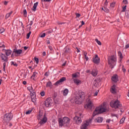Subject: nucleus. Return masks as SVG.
Masks as SVG:
<instances>
[{"label":"nucleus","instance_id":"nucleus-41","mask_svg":"<svg viewBox=\"0 0 129 129\" xmlns=\"http://www.w3.org/2000/svg\"><path fill=\"white\" fill-rule=\"evenodd\" d=\"M98 92H99V90L96 91L94 93V96H97V95L98 94Z\"/></svg>","mask_w":129,"mask_h":129},{"label":"nucleus","instance_id":"nucleus-42","mask_svg":"<svg viewBox=\"0 0 129 129\" xmlns=\"http://www.w3.org/2000/svg\"><path fill=\"white\" fill-rule=\"evenodd\" d=\"M5 28H1L0 29V34H3V33H4V32H5Z\"/></svg>","mask_w":129,"mask_h":129},{"label":"nucleus","instance_id":"nucleus-26","mask_svg":"<svg viewBox=\"0 0 129 129\" xmlns=\"http://www.w3.org/2000/svg\"><path fill=\"white\" fill-rule=\"evenodd\" d=\"M28 90H29V91H30L31 94H33V93H35L34 92V91L33 90V87L30 86V87H28L27 88Z\"/></svg>","mask_w":129,"mask_h":129},{"label":"nucleus","instance_id":"nucleus-21","mask_svg":"<svg viewBox=\"0 0 129 129\" xmlns=\"http://www.w3.org/2000/svg\"><path fill=\"white\" fill-rule=\"evenodd\" d=\"M74 82L75 84H76V85H79V84H81L82 83L81 81L77 79H74Z\"/></svg>","mask_w":129,"mask_h":129},{"label":"nucleus","instance_id":"nucleus-24","mask_svg":"<svg viewBox=\"0 0 129 129\" xmlns=\"http://www.w3.org/2000/svg\"><path fill=\"white\" fill-rule=\"evenodd\" d=\"M5 53L7 56H10L12 54V50L10 49L5 50Z\"/></svg>","mask_w":129,"mask_h":129},{"label":"nucleus","instance_id":"nucleus-32","mask_svg":"<svg viewBox=\"0 0 129 129\" xmlns=\"http://www.w3.org/2000/svg\"><path fill=\"white\" fill-rule=\"evenodd\" d=\"M51 85L52 83L50 81L46 83V87H51Z\"/></svg>","mask_w":129,"mask_h":129},{"label":"nucleus","instance_id":"nucleus-22","mask_svg":"<svg viewBox=\"0 0 129 129\" xmlns=\"http://www.w3.org/2000/svg\"><path fill=\"white\" fill-rule=\"evenodd\" d=\"M63 51L64 54H69V53H70V48H69V47H66L64 48Z\"/></svg>","mask_w":129,"mask_h":129},{"label":"nucleus","instance_id":"nucleus-6","mask_svg":"<svg viewBox=\"0 0 129 129\" xmlns=\"http://www.w3.org/2000/svg\"><path fill=\"white\" fill-rule=\"evenodd\" d=\"M110 105L111 107L115 108V109H116V108H119V107H121V105H120V103L118 100H116L114 102L111 101L110 103Z\"/></svg>","mask_w":129,"mask_h":129},{"label":"nucleus","instance_id":"nucleus-12","mask_svg":"<svg viewBox=\"0 0 129 129\" xmlns=\"http://www.w3.org/2000/svg\"><path fill=\"white\" fill-rule=\"evenodd\" d=\"M93 62L95 63V64H99L100 62V59L99 57H98V55L97 54H96L95 55V57L93 58Z\"/></svg>","mask_w":129,"mask_h":129},{"label":"nucleus","instance_id":"nucleus-35","mask_svg":"<svg viewBox=\"0 0 129 129\" xmlns=\"http://www.w3.org/2000/svg\"><path fill=\"white\" fill-rule=\"evenodd\" d=\"M6 66H7V63L4 62L3 63V71H4V72H6Z\"/></svg>","mask_w":129,"mask_h":129},{"label":"nucleus","instance_id":"nucleus-45","mask_svg":"<svg viewBox=\"0 0 129 129\" xmlns=\"http://www.w3.org/2000/svg\"><path fill=\"white\" fill-rule=\"evenodd\" d=\"M23 13H24V17H27V10L26 9H24L23 10Z\"/></svg>","mask_w":129,"mask_h":129},{"label":"nucleus","instance_id":"nucleus-20","mask_svg":"<svg viewBox=\"0 0 129 129\" xmlns=\"http://www.w3.org/2000/svg\"><path fill=\"white\" fill-rule=\"evenodd\" d=\"M115 87H116L115 85H113L111 87V89L110 91L111 93H113V94H115V93H116V92L115 91Z\"/></svg>","mask_w":129,"mask_h":129},{"label":"nucleus","instance_id":"nucleus-30","mask_svg":"<svg viewBox=\"0 0 129 129\" xmlns=\"http://www.w3.org/2000/svg\"><path fill=\"white\" fill-rule=\"evenodd\" d=\"M125 16L126 18H129V9H127L126 10L125 13Z\"/></svg>","mask_w":129,"mask_h":129},{"label":"nucleus","instance_id":"nucleus-33","mask_svg":"<svg viewBox=\"0 0 129 129\" xmlns=\"http://www.w3.org/2000/svg\"><path fill=\"white\" fill-rule=\"evenodd\" d=\"M6 48V46L4 44V42H0V48Z\"/></svg>","mask_w":129,"mask_h":129},{"label":"nucleus","instance_id":"nucleus-5","mask_svg":"<svg viewBox=\"0 0 129 129\" xmlns=\"http://www.w3.org/2000/svg\"><path fill=\"white\" fill-rule=\"evenodd\" d=\"M79 116H76L73 118V120L77 123V124H80L82 122L81 118L83 117V115L81 113L78 114Z\"/></svg>","mask_w":129,"mask_h":129},{"label":"nucleus","instance_id":"nucleus-34","mask_svg":"<svg viewBox=\"0 0 129 129\" xmlns=\"http://www.w3.org/2000/svg\"><path fill=\"white\" fill-rule=\"evenodd\" d=\"M110 7L111 8H114L115 7V2H112L110 4Z\"/></svg>","mask_w":129,"mask_h":129},{"label":"nucleus","instance_id":"nucleus-1","mask_svg":"<svg viewBox=\"0 0 129 129\" xmlns=\"http://www.w3.org/2000/svg\"><path fill=\"white\" fill-rule=\"evenodd\" d=\"M106 111H109V109L107 108L106 104L103 103L102 105L96 108L93 113V116L94 117L97 114L103 113V112H106Z\"/></svg>","mask_w":129,"mask_h":129},{"label":"nucleus","instance_id":"nucleus-59","mask_svg":"<svg viewBox=\"0 0 129 129\" xmlns=\"http://www.w3.org/2000/svg\"><path fill=\"white\" fill-rule=\"evenodd\" d=\"M32 25H33V21H30V23L29 24V26H32Z\"/></svg>","mask_w":129,"mask_h":129},{"label":"nucleus","instance_id":"nucleus-31","mask_svg":"<svg viewBox=\"0 0 129 129\" xmlns=\"http://www.w3.org/2000/svg\"><path fill=\"white\" fill-rule=\"evenodd\" d=\"M72 79H74V78H77L78 75H77V74L74 73L72 75Z\"/></svg>","mask_w":129,"mask_h":129},{"label":"nucleus","instance_id":"nucleus-49","mask_svg":"<svg viewBox=\"0 0 129 129\" xmlns=\"http://www.w3.org/2000/svg\"><path fill=\"white\" fill-rule=\"evenodd\" d=\"M122 3H123L124 5H127V4H128L127 0H123Z\"/></svg>","mask_w":129,"mask_h":129},{"label":"nucleus","instance_id":"nucleus-14","mask_svg":"<svg viewBox=\"0 0 129 129\" xmlns=\"http://www.w3.org/2000/svg\"><path fill=\"white\" fill-rule=\"evenodd\" d=\"M112 81H113V82H115V83H116L118 81V76L117 75L115 74L114 75L112 78H111Z\"/></svg>","mask_w":129,"mask_h":129},{"label":"nucleus","instance_id":"nucleus-61","mask_svg":"<svg viewBox=\"0 0 129 129\" xmlns=\"http://www.w3.org/2000/svg\"><path fill=\"white\" fill-rule=\"evenodd\" d=\"M23 84L24 85H26V84H27V82L26 81H24L23 82Z\"/></svg>","mask_w":129,"mask_h":129},{"label":"nucleus","instance_id":"nucleus-15","mask_svg":"<svg viewBox=\"0 0 129 129\" xmlns=\"http://www.w3.org/2000/svg\"><path fill=\"white\" fill-rule=\"evenodd\" d=\"M46 122H47V117H46L44 115L43 118L40 119V121L39 122V123L40 124L42 125V124H44V123H46Z\"/></svg>","mask_w":129,"mask_h":129},{"label":"nucleus","instance_id":"nucleus-9","mask_svg":"<svg viewBox=\"0 0 129 129\" xmlns=\"http://www.w3.org/2000/svg\"><path fill=\"white\" fill-rule=\"evenodd\" d=\"M53 103V101L51 98H47L44 102V105L46 107H51L52 106V104Z\"/></svg>","mask_w":129,"mask_h":129},{"label":"nucleus","instance_id":"nucleus-28","mask_svg":"<svg viewBox=\"0 0 129 129\" xmlns=\"http://www.w3.org/2000/svg\"><path fill=\"white\" fill-rule=\"evenodd\" d=\"M68 92H69V91L68 90V89H65L63 92V95L64 96H66L68 94Z\"/></svg>","mask_w":129,"mask_h":129},{"label":"nucleus","instance_id":"nucleus-27","mask_svg":"<svg viewBox=\"0 0 129 129\" xmlns=\"http://www.w3.org/2000/svg\"><path fill=\"white\" fill-rule=\"evenodd\" d=\"M118 55L119 56L120 61H121L122 60V58H123L122 56V53H121V52L118 51Z\"/></svg>","mask_w":129,"mask_h":129},{"label":"nucleus","instance_id":"nucleus-3","mask_svg":"<svg viewBox=\"0 0 129 129\" xmlns=\"http://www.w3.org/2000/svg\"><path fill=\"white\" fill-rule=\"evenodd\" d=\"M108 64L110 65V68L113 69L115 66L116 63V56L113 55L108 57Z\"/></svg>","mask_w":129,"mask_h":129},{"label":"nucleus","instance_id":"nucleus-56","mask_svg":"<svg viewBox=\"0 0 129 129\" xmlns=\"http://www.w3.org/2000/svg\"><path fill=\"white\" fill-rule=\"evenodd\" d=\"M84 56H87V52L83 51Z\"/></svg>","mask_w":129,"mask_h":129},{"label":"nucleus","instance_id":"nucleus-51","mask_svg":"<svg viewBox=\"0 0 129 129\" xmlns=\"http://www.w3.org/2000/svg\"><path fill=\"white\" fill-rule=\"evenodd\" d=\"M57 24H58V25H64V24H65V23L57 22Z\"/></svg>","mask_w":129,"mask_h":129},{"label":"nucleus","instance_id":"nucleus-62","mask_svg":"<svg viewBox=\"0 0 129 129\" xmlns=\"http://www.w3.org/2000/svg\"><path fill=\"white\" fill-rule=\"evenodd\" d=\"M29 47H27V46H24V50H28V48Z\"/></svg>","mask_w":129,"mask_h":129},{"label":"nucleus","instance_id":"nucleus-39","mask_svg":"<svg viewBox=\"0 0 129 129\" xmlns=\"http://www.w3.org/2000/svg\"><path fill=\"white\" fill-rule=\"evenodd\" d=\"M11 65H13L14 66H15V67H18V64L15 63L14 61L11 62Z\"/></svg>","mask_w":129,"mask_h":129},{"label":"nucleus","instance_id":"nucleus-54","mask_svg":"<svg viewBox=\"0 0 129 129\" xmlns=\"http://www.w3.org/2000/svg\"><path fill=\"white\" fill-rule=\"evenodd\" d=\"M49 49L50 50V51H52L53 50V47L51 46H48Z\"/></svg>","mask_w":129,"mask_h":129},{"label":"nucleus","instance_id":"nucleus-48","mask_svg":"<svg viewBox=\"0 0 129 129\" xmlns=\"http://www.w3.org/2000/svg\"><path fill=\"white\" fill-rule=\"evenodd\" d=\"M41 96H45V92L42 91L40 93Z\"/></svg>","mask_w":129,"mask_h":129},{"label":"nucleus","instance_id":"nucleus-16","mask_svg":"<svg viewBox=\"0 0 129 129\" xmlns=\"http://www.w3.org/2000/svg\"><path fill=\"white\" fill-rule=\"evenodd\" d=\"M31 101L33 102L34 103H36V101H37V98H36V95L35 94V93H33L31 94Z\"/></svg>","mask_w":129,"mask_h":129},{"label":"nucleus","instance_id":"nucleus-8","mask_svg":"<svg viewBox=\"0 0 129 129\" xmlns=\"http://www.w3.org/2000/svg\"><path fill=\"white\" fill-rule=\"evenodd\" d=\"M91 119H89V120H87L85 122H83L80 126L81 129H87V126L91 123Z\"/></svg>","mask_w":129,"mask_h":129},{"label":"nucleus","instance_id":"nucleus-38","mask_svg":"<svg viewBox=\"0 0 129 129\" xmlns=\"http://www.w3.org/2000/svg\"><path fill=\"white\" fill-rule=\"evenodd\" d=\"M96 42H97L98 45H99L100 46H101V42H100L98 39H95Z\"/></svg>","mask_w":129,"mask_h":129},{"label":"nucleus","instance_id":"nucleus-17","mask_svg":"<svg viewBox=\"0 0 129 129\" xmlns=\"http://www.w3.org/2000/svg\"><path fill=\"white\" fill-rule=\"evenodd\" d=\"M98 74V71L97 70L93 69L91 72V74L94 77H95L96 76H97Z\"/></svg>","mask_w":129,"mask_h":129},{"label":"nucleus","instance_id":"nucleus-40","mask_svg":"<svg viewBox=\"0 0 129 129\" xmlns=\"http://www.w3.org/2000/svg\"><path fill=\"white\" fill-rule=\"evenodd\" d=\"M32 111H33V110H28L27 111H26V112H25V114H31V113L32 112Z\"/></svg>","mask_w":129,"mask_h":129},{"label":"nucleus","instance_id":"nucleus-25","mask_svg":"<svg viewBox=\"0 0 129 129\" xmlns=\"http://www.w3.org/2000/svg\"><path fill=\"white\" fill-rule=\"evenodd\" d=\"M38 2H36V3H35L34 4V6L32 8V11H33L34 12H36V10L37 9V7H38Z\"/></svg>","mask_w":129,"mask_h":129},{"label":"nucleus","instance_id":"nucleus-44","mask_svg":"<svg viewBox=\"0 0 129 129\" xmlns=\"http://www.w3.org/2000/svg\"><path fill=\"white\" fill-rule=\"evenodd\" d=\"M34 60L36 62V64H39V58L37 57H34Z\"/></svg>","mask_w":129,"mask_h":129},{"label":"nucleus","instance_id":"nucleus-53","mask_svg":"<svg viewBox=\"0 0 129 129\" xmlns=\"http://www.w3.org/2000/svg\"><path fill=\"white\" fill-rule=\"evenodd\" d=\"M128 47H129V43L125 45V49H128Z\"/></svg>","mask_w":129,"mask_h":129},{"label":"nucleus","instance_id":"nucleus-57","mask_svg":"<svg viewBox=\"0 0 129 129\" xmlns=\"http://www.w3.org/2000/svg\"><path fill=\"white\" fill-rule=\"evenodd\" d=\"M53 30H51L50 31H49L47 32L48 34H51V33H52Z\"/></svg>","mask_w":129,"mask_h":129},{"label":"nucleus","instance_id":"nucleus-37","mask_svg":"<svg viewBox=\"0 0 129 129\" xmlns=\"http://www.w3.org/2000/svg\"><path fill=\"white\" fill-rule=\"evenodd\" d=\"M125 119L124 118H122L119 121L120 124H121V123H123V122H124Z\"/></svg>","mask_w":129,"mask_h":129},{"label":"nucleus","instance_id":"nucleus-58","mask_svg":"<svg viewBox=\"0 0 129 129\" xmlns=\"http://www.w3.org/2000/svg\"><path fill=\"white\" fill-rule=\"evenodd\" d=\"M52 0H43V2H46L47 3H49V2H51Z\"/></svg>","mask_w":129,"mask_h":129},{"label":"nucleus","instance_id":"nucleus-47","mask_svg":"<svg viewBox=\"0 0 129 129\" xmlns=\"http://www.w3.org/2000/svg\"><path fill=\"white\" fill-rule=\"evenodd\" d=\"M104 11L105 13H109V10H108V9H107V8H104Z\"/></svg>","mask_w":129,"mask_h":129},{"label":"nucleus","instance_id":"nucleus-64","mask_svg":"<svg viewBox=\"0 0 129 129\" xmlns=\"http://www.w3.org/2000/svg\"><path fill=\"white\" fill-rule=\"evenodd\" d=\"M4 5H5V6H7V5H8V2L5 1V2H4Z\"/></svg>","mask_w":129,"mask_h":129},{"label":"nucleus","instance_id":"nucleus-52","mask_svg":"<svg viewBox=\"0 0 129 129\" xmlns=\"http://www.w3.org/2000/svg\"><path fill=\"white\" fill-rule=\"evenodd\" d=\"M122 70L123 73H125V71H126V70H125V69L123 68V66H122Z\"/></svg>","mask_w":129,"mask_h":129},{"label":"nucleus","instance_id":"nucleus-18","mask_svg":"<svg viewBox=\"0 0 129 129\" xmlns=\"http://www.w3.org/2000/svg\"><path fill=\"white\" fill-rule=\"evenodd\" d=\"M23 52V50L22 49H14L13 50V53H15V54H17V55H20L22 54V52Z\"/></svg>","mask_w":129,"mask_h":129},{"label":"nucleus","instance_id":"nucleus-2","mask_svg":"<svg viewBox=\"0 0 129 129\" xmlns=\"http://www.w3.org/2000/svg\"><path fill=\"white\" fill-rule=\"evenodd\" d=\"M58 123L59 126H69L70 119L68 117H63L62 119L59 118L58 119Z\"/></svg>","mask_w":129,"mask_h":129},{"label":"nucleus","instance_id":"nucleus-10","mask_svg":"<svg viewBox=\"0 0 129 129\" xmlns=\"http://www.w3.org/2000/svg\"><path fill=\"white\" fill-rule=\"evenodd\" d=\"M64 81H66V77H62L60 79H59L58 81H57L56 82H55L54 84L55 86H58V85H61Z\"/></svg>","mask_w":129,"mask_h":129},{"label":"nucleus","instance_id":"nucleus-36","mask_svg":"<svg viewBox=\"0 0 129 129\" xmlns=\"http://www.w3.org/2000/svg\"><path fill=\"white\" fill-rule=\"evenodd\" d=\"M122 12H126V5H125V6H122Z\"/></svg>","mask_w":129,"mask_h":129},{"label":"nucleus","instance_id":"nucleus-7","mask_svg":"<svg viewBox=\"0 0 129 129\" xmlns=\"http://www.w3.org/2000/svg\"><path fill=\"white\" fill-rule=\"evenodd\" d=\"M13 116H14V115L12 112L6 114L4 116V121H5V122H9V121H11L12 118H13Z\"/></svg>","mask_w":129,"mask_h":129},{"label":"nucleus","instance_id":"nucleus-11","mask_svg":"<svg viewBox=\"0 0 129 129\" xmlns=\"http://www.w3.org/2000/svg\"><path fill=\"white\" fill-rule=\"evenodd\" d=\"M0 58L4 62H8V57L3 53H0Z\"/></svg>","mask_w":129,"mask_h":129},{"label":"nucleus","instance_id":"nucleus-23","mask_svg":"<svg viewBox=\"0 0 129 129\" xmlns=\"http://www.w3.org/2000/svg\"><path fill=\"white\" fill-rule=\"evenodd\" d=\"M37 74H38V73L34 72L33 74L31 77V79H33V80H35V78H37Z\"/></svg>","mask_w":129,"mask_h":129},{"label":"nucleus","instance_id":"nucleus-60","mask_svg":"<svg viewBox=\"0 0 129 129\" xmlns=\"http://www.w3.org/2000/svg\"><path fill=\"white\" fill-rule=\"evenodd\" d=\"M42 55H43V56H46V52L43 51L42 53Z\"/></svg>","mask_w":129,"mask_h":129},{"label":"nucleus","instance_id":"nucleus-4","mask_svg":"<svg viewBox=\"0 0 129 129\" xmlns=\"http://www.w3.org/2000/svg\"><path fill=\"white\" fill-rule=\"evenodd\" d=\"M84 97V92L82 91H79L76 96L75 99V102L77 104H80L82 102V98Z\"/></svg>","mask_w":129,"mask_h":129},{"label":"nucleus","instance_id":"nucleus-29","mask_svg":"<svg viewBox=\"0 0 129 129\" xmlns=\"http://www.w3.org/2000/svg\"><path fill=\"white\" fill-rule=\"evenodd\" d=\"M13 14V11L10 12L9 13H8L6 15V19H9L10 17H11V15Z\"/></svg>","mask_w":129,"mask_h":129},{"label":"nucleus","instance_id":"nucleus-13","mask_svg":"<svg viewBox=\"0 0 129 129\" xmlns=\"http://www.w3.org/2000/svg\"><path fill=\"white\" fill-rule=\"evenodd\" d=\"M85 108H89V109L92 108V102L90 100H89L88 103L85 106Z\"/></svg>","mask_w":129,"mask_h":129},{"label":"nucleus","instance_id":"nucleus-50","mask_svg":"<svg viewBox=\"0 0 129 129\" xmlns=\"http://www.w3.org/2000/svg\"><path fill=\"white\" fill-rule=\"evenodd\" d=\"M76 16L77 18H79V17H80L81 16V15L79 13H76Z\"/></svg>","mask_w":129,"mask_h":129},{"label":"nucleus","instance_id":"nucleus-46","mask_svg":"<svg viewBox=\"0 0 129 129\" xmlns=\"http://www.w3.org/2000/svg\"><path fill=\"white\" fill-rule=\"evenodd\" d=\"M46 36V33H43L42 34H41L40 37V38H44V37H45Z\"/></svg>","mask_w":129,"mask_h":129},{"label":"nucleus","instance_id":"nucleus-63","mask_svg":"<svg viewBox=\"0 0 129 129\" xmlns=\"http://www.w3.org/2000/svg\"><path fill=\"white\" fill-rule=\"evenodd\" d=\"M42 116H43V115L42 114H39V119H40V118H41Z\"/></svg>","mask_w":129,"mask_h":129},{"label":"nucleus","instance_id":"nucleus-43","mask_svg":"<svg viewBox=\"0 0 129 129\" xmlns=\"http://www.w3.org/2000/svg\"><path fill=\"white\" fill-rule=\"evenodd\" d=\"M32 32L31 31H30L27 34V36H26V39H29V38H30V35H31V33Z\"/></svg>","mask_w":129,"mask_h":129},{"label":"nucleus","instance_id":"nucleus-19","mask_svg":"<svg viewBox=\"0 0 129 129\" xmlns=\"http://www.w3.org/2000/svg\"><path fill=\"white\" fill-rule=\"evenodd\" d=\"M103 120V118L101 117H98L95 119V122L100 123V122H102Z\"/></svg>","mask_w":129,"mask_h":129},{"label":"nucleus","instance_id":"nucleus-55","mask_svg":"<svg viewBox=\"0 0 129 129\" xmlns=\"http://www.w3.org/2000/svg\"><path fill=\"white\" fill-rule=\"evenodd\" d=\"M85 59H86V61H88V59H89L87 55H85Z\"/></svg>","mask_w":129,"mask_h":129}]
</instances>
